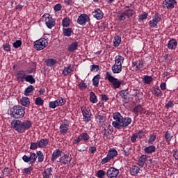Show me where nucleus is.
Segmentation results:
<instances>
[{
	"label": "nucleus",
	"instance_id": "f257e3e1",
	"mask_svg": "<svg viewBox=\"0 0 178 178\" xmlns=\"http://www.w3.org/2000/svg\"><path fill=\"white\" fill-rule=\"evenodd\" d=\"M31 121L26 120L22 122L19 120H13L11 122V126L15 131H17L19 134L25 133L26 130H29L32 126Z\"/></svg>",
	"mask_w": 178,
	"mask_h": 178
},
{
	"label": "nucleus",
	"instance_id": "f03ea898",
	"mask_svg": "<svg viewBox=\"0 0 178 178\" xmlns=\"http://www.w3.org/2000/svg\"><path fill=\"white\" fill-rule=\"evenodd\" d=\"M26 115V108L16 105L10 108V115L13 119H23Z\"/></svg>",
	"mask_w": 178,
	"mask_h": 178
},
{
	"label": "nucleus",
	"instance_id": "7ed1b4c3",
	"mask_svg": "<svg viewBox=\"0 0 178 178\" xmlns=\"http://www.w3.org/2000/svg\"><path fill=\"white\" fill-rule=\"evenodd\" d=\"M105 80H108L109 83H111V87L114 88V90L120 88V86H122V81H119V79L112 76V72H106Z\"/></svg>",
	"mask_w": 178,
	"mask_h": 178
},
{
	"label": "nucleus",
	"instance_id": "20e7f679",
	"mask_svg": "<svg viewBox=\"0 0 178 178\" xmlns=\"http://www.w3.org/2000/svg\"><path fill=\"white\" fill-rule=\"evenodd\" d=\"M91 138V136L87 132H83L79 134V136H77L74 141L72 142V144L74 145H79L81 142L83 143H88Z\"/></svg>",
	"mask_w": 178,
	"mask_h": 178
},
{
	"label": "nucleus",
	"instance_id": "39448f33",
	"mask_svg": "<svg viewBox=\"0 0 178 178\" xmlns=\"http://www.w3.org/2000/svg\"><path fill=\"white\" fill-rule=\"evenodd\" d=\"M113 119L114 120L112 122L113 127H115V129H117V130H120L123 115L119 112H115L113 114Z\"/></svg>",
	"mask_w": 178,
	"mask_h": 178
},
{
	"label": "nucleus",
	"instance_id": "423d86ee",
	"mask_svg": "<svg viewBox=\"0 0 178 178\" xmlns=\"http://www.w3.org/2000/svg\"><path fill=\"white\" fill-rule=\"evenodd\" d=\"M22 161H24L25 163H29V165H31V166H33V165L37 162V154L35 152H31L30 156L24 154L22 156Z\"/></svg>",
	"mask_w": 178,
	"mask_h": 178
},
{
	"label": "nucleus",
	"instance_id": "0eeeda50",
	"mask_svg": "<svg viewBox=\"0 0 178 178\" xmlns=\"http://www.w3.org/2000/svg\"><path fill=\"white\" fill-rule=\"evenodd\" d=\"M48 47V40L45 38H40L34 42V48L36 51H42Z\"/></svg>",
	"mask_w": 178,
	"mask_h": 178
},
{
	"label": "nucleus",
	"instance_id": "6e6552de",
	"mask_svg": "<svg viewBox=\"0 0 178 178\" xmlns=\"http://www.w3.org/2000/svg\"><path fill=\"white\" fill-rule=\"evenodd\" d=\"M162 20V15L156 13L152 17V19H151L149 22V26L151 27V29H155V27L158 26V23H159Z\"/></svg>",
	"mask_w": 178,
	"mask_h": 178
},
{
	"label": "nucleus",
	"instance_id": "1a4fd4ad",
	"mask_svg": "<svg viewBox=\"0 0 178 178\" xmlns=\"http://www.w3.org/2000/svg\"><path fill=\"white\" fill-rule=\"evenodd\" d=\"M57 162H59L61 165H68V163H70V162H72V154H64L59 158Z\"/></svg>",
	"mask_w": 178,
	"mask_h": 178
},
{
	"label": "nucleus",
	"instance_id": "9d476101",
	"mask_svg": "<svg viewBox=\"0 0 178 178\" xmlns=\"http://www.w3.org/2000/svg\"><path fill=\"white\" fill-rule=\"evenodd\" d=\"M177 3L176 0H164L163 1V9H168V10H172L175 9V5Z\"/></svg>",
	"mask_w": 178,
	"mask_h": 178
},
{
	"label": "nucleus",
	"instance_id": "9b49d317",
	"mask_svg": "<svg viewBox=\"0 0 178 178\" xmlns=\"http://www.w3.org/2000/svg\"><path fill=\"white\" fill-rule=\"evenodd\" d=\"M43 17H44V23L48 29H52V27H54L56 22L55 19L52 18L51 15H44Z\"/></svg>",
	"mask_w": 178,
	"mask_h": 178
},
{
	"label": "nucleus",
	"instance_id": "f8f14e48",
	"mask_svg": "<svg viewBox=\"0 0 178 178\" xmlns=\"http://www.w3.org/2000/svg\"><path fill=\"white\" fill-rule=\"evenodd\" d=\"M95 120L97 122V124L99 127H102V126H105V124H106V116L104 115H101L99 113L96 114Z\"/></svg>",
	"mask_w": 178,
	"mask_h": 178
},
{
	"label": "nucleus",
	"instance_id": "ddd939ff",
	"mask_svg": "<svg viewBox=\"0 0 178 178\" xmlns=\"http://www.w3.org/2000/svg\"><path fill=\"white\" fill-rule=\"evenodd\" d=\"M88 22H90V17L87 14H81L78 17L77 23L80 26H86Z\"/></svg>",
	"mask_w": 178,
	"mask_h": 178
},
{
	"label": "nucleus",
	"instance_id": "4468645a",
	"mask_svg": "<svg viewBox=\"0 0 178 178\" xmlns=\"http://www.w3.org/2000/svg\"><path fill=\"white\" fill-rule=\"evenodd\" d=\"M82 115L83 116V121L88 123L91 120V116L92 114L90 113V110L87 109L86 107L81 108Z\"/></svg>",
	"mask_w": 178,
	"mask_h": 178
},
{
	"label": "nucleus",
	"instance_id": "2eb2a0df",
	"mask_svg": "<svg viewBox=\"0 0 178 178\" xmlns=\"http://www.w3.org/2000/svg\"><path fill=\"white\" fill-rule=\"evenodd\" d=\"M106 175L108 178H116L119 175V170L111 167L107 170Z\"/></svg>",
	"mask_w": 178,
	"mask_h": 178
},
{
	"label": "nucleus",
	"instance_id": "dca6fc26",
	"mask_svg": "<svg viewBox=\"0 0 178 178\" xmlns=\"http://www.w3.org/2000/svg\"><path fill=\"white\" fill-rule=\"evenodd\" d=\"M66 123L63 122L60 124L59 127L60 133L63 134V136H65L67 131H69V124H70V122L69 121L65 120Z\"/></svg>",
	"mask_w": 178,
	"mask_h": 178
},
{
	"label": "nucleus",
	"instance_id": "f3484780",
	"mask_svg": "<svg viewBox=\"0 0 178 178\" xmlns=\"http://www.w3.org/2000/svg\"><path fill=\"white\" fill-rule=\"evenodd\" d=\"M62 150H60V149H56V150H54L51 157V162L54 163L55 161L58 159V158H60V156H62Z\"/></svg>",
	"mask_w": 178,
	"mask_h": 178
},
{
	"label": "nucleus",
	"instance_id": "a211bd4d",
	"mask_svg": "<svg viewBox=\"0 0 178 178\" xmlns=\"http://www.w3.org/2000/svg\"><path fill=\"white\" fill-rule=\"evenodd\" d=\"M132 121L133 120H131V118L130 117H124V118L122 117L120 130H122V129H126V127H127V126H129V124H131Z\"/></svg>",
	"mask_w": 178,
	"mask_h": 178
},
{
	"label": "nucleus",
	"instance_id": "6ab92c4d",
	"mask_svg": "<svg viewBox=\"0 0 178 178\" xmlns=\"http://www.w3.org/2000/svg\"><path fill=\"white\" fill-rule=\"evenodd\" d=\"M152 92L156 98H159L163 96V93L162 92V90H161V89L159 88V86H156L152 88Z\"/></svg>",
	"mask_w": 178,
	"mask_h": 178
},
{
	"label": "nucleus",
	"instance_id": "aec40b11",
	"mask_svg": "<svg viewBox=\"0 0 178 178\" xmlns=\"http://www.w3.org/2000/svg\"><path fill=\"white\" fill-rule=\"evenodd\" d=\"M38 148H47L49 145V138H44L38 141Z\"/></svg>",
	"mask_w": 178,
	"mask_h": 178
},
{
	"label": "nucleus",
	"instance_id": "412c9836",
	"mask_svg": "<svg viewBox=\"0 0 178 178\" xmlns=\"http://www.w3.org/2000/svg\"><path fill=\"white\" fill-rule=\"evenodd\" d=\"M92 16L97 19V20H101L104 17V13L101 9L97 8L92 13Z\"/></svg>",
	"mask_w": 178,
	"mask_h": 178
},
{
	"label": "nucleus",
	"instance_id": "4be33fe9",
	"mask_svg": "<svg viewBox=\"0 0 178 178\" xmlns=\"http://www.w3.org/2000/svg\"><path fill=\"white\" fill-rule=\"evenodd\" d=\"M26 71L19 70L17 72V81H21V83H24V80L26 79Z\"/></svg>",
	"mask_w": 178,
	"mask_h": 178
},
{
	"label": "nucleus",
	"instance_id": "5701e85b",
	"mask_svg": "<svg viewBox=\"0 0 178 178\" xmlns=\"http://www.w3.org/2000/svg\"><path fill=\"white\" fill-rule=\"evenodd\" d=\"M52 172H54V168L52 167L45 168L42 172L43 178H51L52 177Z\"/></svg>",
	"mask_w": 178,
	"mask_h": 178
},
{
	"label": "nucleus",
	"instance_id": "b1692460",
	"mask_svg": "<svg viewBox=\"0 0 178 178\" xmlns=\"http://www.w3.org/2000/svg\"><path fill=\"white\" fill-rule=\"evenodd\" d=\"M168 49H176L177 48V40L175 38H172L168 41L167 44Z\"/></svg>",
	"mask_w": 178,
	"mask_h": 178
},
{
	"label": "nucleus",
	"instance_id": "393cba45",
	"mask_svg": "<svg viewBox=\"0 0 178 178\" xmlns=\"http://www.w3.org/2000/svg\"><path fill=\"white\" fill-rule=\"evenodd\" d=\"M147 159H148V156H147V155L142 154L138 160V166H140V168H144V165L145 164V161H147Z\"/></svg>",
	"mask_w": 178,
	"mask_h": 178
},
{
	"label": "nucleus",
	"instance_id": "a878e982",
	"mask_svg": "<svg viewBox=\"0 0 178 178\" xmlns=\"http://www.w3.org/2000/svg\"><path fill=\"white\" fill-rule=\"evenodd\" d=\"M122 66L119 64H114L111 70L114 74H119V73H122Z\"/></svg>",
	"mask_w": 178,
	"mask_h": 178
},
{
	"label": "nucleus",
	"instance_id": "bb28decb",
	"mask_svg": "<svg viewBox=\"0 0 178 178\" xmlns=\"http://www.w3.org/2000/svg\"><path fill=\"white\" fill-rule=\"evenodd\" d=\"M143 151L145 154H154V152H156V147L154 145H149L145 147Z\"/></svg>",
	"mask_w": 178,
	"mask_h": 178
},
{
	"label": "nucleus",
	"instance_id": "cd10ccee",
	"mask_svg": "<svg viewBox=\"0 0 178 178\" xmlns=\"http://www.w3.org/2000/svg\"><path fill=\"white\" fill-rule=\"evenodd\" d=\"M79 48V42H74L71 43L68 47H67V51L69 52H74V51L77 50Z\"/></svg>",
	"mask_w": 178,
	"mask_h": 178
},
{
	"label": "nucleus",
	"instance_id": "c85d7f7f",
	"mask_svg": "<svg viewBox=\"0 0 178 178\" xmlns=\"http://www.w3.org/2000/svg\"><path fill=\"white\" fill-rule=\"evenodd\" d=\"M73 70V65H69L67 67H64L62 74H63V76H68V74H70Z\"/></svg>",
	"mask_w": 178,
	"mask_h": 178
},
{
	"label": "nucleus",
	"instance_id": "c756f323",
	"mask_svg": "<svg viewBox=\"0 0 178 178\" xmlns=\"http://www.w3.org/2000/svg\"><path fill=\"white\" fill-rule=\"evenodd\" d=\"M57 62L58 61L55 58H47L44 60V63H46V65H47L49 67H52V66H55Z\"/></svg>",
	"mask_w": 178,
	"mask_h": 178
},
{
	"label": "nucleus",
	"instance_id": "7c9ffc66",
	"mask_svg": "<svg viewBox=\"0 0 178 178\" xmlns=\"http://www.w3.org/2000/svg\"><path fill=\"white\" fill-rule=\"evenodd\" d=\"M20 104L22 106L28 108V106H30V99L29 97H23L20 99Z\"/></svg>",
	"mask_w": 178,
	"mask_h": 178
},
{
	"label": "nucleus",
	"instance_id": "2f4dec72",
	"mask_svg": "<svg viewBox=\"0 0 178 178\" xmlns=\"http://www.w3.org/2000/svg\"><path fill=\"white\" fill-rule=\"evenodd\" d=\"M112 136V129H111V128H104V135L103 137L104 138H109V140H111L112 138V137H111Z\"/></svg>",
	"mask_w": 178,
	"mask_h": 178
},
{
	"label": "nucleus",
	"instance_id": "473e14b6",
	"mask_svg": "<svg viewBox=\"0 0 178 178\" xmlns=\"http://www.w3.org/2000/svg\"><path fill=\"white\" fill-rule=\"evenodd\" d=\"M129 170H130L131 176H136V175H138L140 172V168L137 165H132L130 168Z\"/></svg>",
	"mask_w": 178,
	"mask_h": 178
},
{
	"label": "nucleus",
	"instance_id": "72a5a7b5",
	"mask_svg": "<svg viewBox=\"0 0 178 178\" xmlns=\"http://www.w3.org/2000/svg\"><path fill=\"white\" fill-rule=\"evenodd\" d=\"M115 65H122L123 63H124V57L120 56V55H118V56H116L115 57Z\"/></svg>",
	"mask_w": 178,
	"mask_h": 178
},
{
	"label": "nucleus",
	"instance_id": "f704fd0d",
	"mask_svg": "<svg viewBox=\"0 0 178 178\" xmlns=\"http://www.w3.org/2000/svg\"><path fill=\"white\" fill-rule=\"evenodd\" d=\"M110 159H113L115 156H118V150L115 148H111L107 154Z\"/></svg>",
	"mask_w": 178,
	"mask_h": 178
},
{
	"label": "nucleus",
	"instance_id": "c9c22d12",
	"mask_svg": "<svg viewBox=\"0 0 178 178\" xmlns=\"http://www.w3.org/2000/svg\"><path fill=\"white\" fill-rule=\"evenodd\" d=\"M120 96L122 99H127V97H129V95L130 94V92H129V89L122 90L119 92Z\"/></svg>",
	"mask_w": 178,
	"mask_h": 178
},
{
	"label": "nucleus",
	"instance_id": "e433bc0d",
	"mask_svg": "<svg viewBox=\"0 0 178 178\" xmlns=\"http://www.w3.org/2000/svg\"><path fill=\"white\" fill-rule=\"evenodd\" d=\"M99 80H101L100 74H97L96 76H95L92 79V86H94V87H98L99 86Z\"/></svg>",
	"mask_w": 178,
	"mask_h": 178
},
{
	"label": "nucleus",
	"instance_id": "4c0bfd02",
	"mask_svg": "<svg viewBox=\"0 0 178 178\" xmlns=\"http://www.w3.org/2000/svg\"><path fill=\"white\" fill-rule=\"evenodd\" d=\"M63 34L65 37H70L73 33V29L72 28H66L63 29Z\"/></svg>",
	"mask_w": 178,
	"mask_h": 178
},
{
	"label": "nucleus",
	"instance_id": "58836bf2",
	"mask_svg": "<svg viewBox=\"0 0 178 178\" xmlns=\"http://www.w3.org/2000/svg\"><path fill=\"white\" fill-rule=\"evenodd\" d=\"M37 159H38V162H39V163L44 162V153H42V152H41V150L36 152V160Z\"/></svg>",
	"mask_w": 178,
	"mask_h": 178
},
{
	"label": "nucleus",
	"instance_id": "ea45409f",
	"mask_svg": "<svg viewBox=\"0 0 178 178\" xmlns=\"http://www.w3.org/2000/svg\"><path fill=\"white\" fill-rule=\"evenodd\" d=\"M143 81L145 84H151L154 81V78L151 76L145 75L143 78Z\"/></svg>",
	"mask_w": 178,
	"mask_h": 178
},
{
	"label": "nucleus",
	"instance_id": "a19ab883",
	"mask_svg": "<svg viewBox=\"0 0 178 178\" xmlns=\"http://www.w3.org/2000/svg\"><path fill=\"white\" fill-rule=\"evenodd\" d=\"M131 149H133L131 146L124 147H123L122 154L125 156H129V155H130V154H131Z\"/></svg>",
	"mask_w": 178,
	"mask_h": 178
},
{
	"label": "nucleus",
	"instance_id": "79ce46f5",
	"mask_svg": "<svg viewBox=\"0 0 178 178\" xmlns=\"http://www.w3.org/2000/svg\"><path fill=\"white\" fill-rule=\"evenodd\" d=\"M24 80L30 84H34V83H35V79H34L33 75H26Z\"/></svg>",
	"mask_w": 178,
	"mask_h": 178
},
{
	"label": "nucleus",
	"instance_id": "37998d69",
	"mask_svg": "<svg viewBox=\"0 0 178 178\" xmlns=\"http://www.w3.org/2000/svg\"><path fill=\"white\" fill-rule=\"evenodd\" d=\"M90 101L92 104H97L98 102V99H97V95H95L94 92H90Z\"/></svg>",
	"mask_w": 178,
	"mask_h": 178
},
{
	"label": "nucleus",
	"instance_id": "c03bdc74",
	"mask_svg": "<svg viewBox=\"0 0 178 178\" xmlns=\"http://www.w3.org/2000/svg\"><path fill=\"white\" fill-rule=\"evenodd\" d=\"M35 88L33 85L29 86L24 90V95H26V97H29V95H30V92H33Z\"/></svg>",
	"mask_w": 178,
	"mask_h": 178
},
{
	"label": "nucleus",
	"instance_id": "a18cd8bd",
	"mask_svg": "<svg viewBox=\"0 0 178 178\" xmlns=\"http://www.w3.org/2000/svg\"><path fill=\"white\" fill-rule=\"evenodd\" d=\"M120 42H122V37L119 35L115 36L114 38L113 45L118 47L120 45Z\"/></svg>",
	"mask_w": 178,
	"mask_h": 178
},
{
	"label": "nucleus",
	"instance_id": "49530a36",
	"mask_svg": "<svg viewBox=\"0 0 178 178\" xmlns=\"http://www.w3.org/2000/svg\"><path fill=\"white\" fill-rule=\"evenodd\" d=\"M166 143L169 145L170 144V141H172V138H173V136L169 133V131H167L165 134L164 136Z\"/></svg>",
	"mask_w": 178,
	"mask_h": 178
},
{
	"label": "nucleus",
	"instance_id": "de8ad7c7",
	"mask_svg": "<svg viewBox=\"0 0 178 178\" xmlns=\"http://www.w3.org/2000/svg\"><path fill=\"white\" fill-rule=\"evenodd\" d=\"M62 26L63 27H69L70 26V18L65 17L62 20Z\"/></svg>",
	"mask_w": 178,
	"mask_h": 178
},
{
	"label": "nucleus",
	"instance_id": "09e8293b",
	"mask_svg": "<svg viewBox=\"0 0 178 178\" xmlns=\"http://www.w3.org/2000/svg\"><path fill=\"white\" fill-rule=\"evenodd\" d=\"M141 104H138L136 106H135L132 112H134V113H135L136 116H138V113L141 112Z\"/></svg>",
	"mask_w": 178,
	"mask_h": 178
},
{
	"label": "nucleus",
	"instance_id": "8fccbe9b",
	"mask_svg": "<svg viewBox=\"0 0 178 178\" xmlns=\"http://www.w3.org/2000/svg\"><path fill=\"white\" fill-rule=\"evenodd\" d=\"M156 140V133H153L150 135L149 140H148V144H154V142Z\"/></svg>",
	"mask_w": 178,
	"mask_h": 178
},
{
	"label": "nucleus",
	"instance_id": "3c124183",
	"mask_svg": "<svg viewBox=\"0 0 178 178\" xmlns=\"http://www.w3.org/2000/svg\"><path fill=\"white\" fill-rule=\"evenodd\" d=\"M58 106H63L65 104H66V100L62 97H59L57 100H56Z\"/></svg>",
	"mask_w": 178,
	"mask_h": 178
},
{
	"label": "nucleus",
	"instance_id": "603ef678",
	"mask_svg": "<svg viewBox=\"0 0 178 178\" xmlns=\"http://www.w3.org/2000/svg\"><path fill=\"white\" fill-rule=\"evenodd\" d=\"M35 104L38 106H42L44 105V100L41 97H37L35 100Z\"/></svg>",
	"mask_w": 178,
	"mask_h": 178
},
{
	"label": "nucleus",
	"instance_id": "864d4df0",
	"mask_svg": "<svg viewBox=\"0 0 178 178\" xmlns=\"http://www.w3.org/2000/svg\"><path fill=\"white\" fill-rule=\"evenodd\" d=\"M124 15L127 16V17H131L133 15H134V10L131 9H128L124 11Z\"/></svg>",
	"mask_w": 178,
	"mask_h": 178
},
{
	"label": "nucleus",
	"instance_id": "5fc2aeb1",
	"mask_svg": "<svg viewBox=\"0 0 178 178\" xmlns=\"http://www.w3.org/2000/svg\"><path fill=\"white\" fill-rule=\"evenodd\" d=\"M105 175H106V172H105V171L99 170L97 171L96 176L98 178H104L105 177Z\"/></svg>",
	"mask_w": 178,
	"mask_h": 178
},
{
	"label": "nucleus",
	"instance_id": "6e6d98bb",
	"mask_svg": "<svg viewBox=\"0 0 178 178\" xmlns=\"http://www.w3.org/2000/svg\"><path fill=\"white\" fill-rule=\"evenodd\" d=\"M38 148V141L37 143L31 142L29 147L32 151H35Z\"/></svg>",
	"mask_w": 178,
	"mask_h": 178
},
{
	"label": "nucleus",
	"instance_id": "4d7b16f0",
	"mask_svg": "<svg viewBox=\"0 0 178 178\" xmlns=\"http://www.w3.org/2000/svg\"><path fill=\"white\" fill-rule=\"evenodd\" d=\"M138 17H139V20H141L142 22L143 20H147V19H148V14L146 12H145L139 15Z\"/></svg>",
	"mask_w": 178,
	"mask_h": 178
},
{
	"label": "nucleus",
	"instance_id": "13d9d810",
	"mask_svg": "<svg viewBox=\"0 0 178 178\" xmlns=\"http://www.w3.org/2000/svg\"><path fill=\"white\" fill-rule=\"evenodd\" d=\"M136 134L138 138H140V140H141V138H143V137H145L146 133H145V131L140 130Z\"/></svg>",
	"mask_w": 178,
	"mask_h": 178
},
{
	"label": "nucleus",
	"instance_id": "bf43d9fd",
	"mask_svg": "<svg viewBox=\"0 0 178 178\" xmlns=\"http://www.w3.org/2000/svg\"><path fill=\"white\" fill-rule=\"evenodd\" d=\"M33 166L30 165L28 168L24 169V175H31V172H33Z\"/></svg>",
	"mask_w": 178,
	"mask_h": 178
},
{
	"label": "nucleus",
	"instance_id": "052dcab7",
	"mask_svg": "<svg viewBox=\"0 0 178 178\" xmlns=\"http://www.w3.org/2000/svg\"><path fill=\"white\" fill-rule=\"evenodd\" d=\"M112 159L107 154L106 156L102 160L101 163L102 165H105V163H108V162H109Z\"/></svg>",
	"mask_w": 178,
	"mask_h": 178
},
{
	"label": "nucleus",
	"instance_id": "680f3d73",
	"mask_svg": "<svg viewBox=\"0 0 178 178\" xmlns=\"http://www.w3.org/2000/svg\"><path fill=\"white\" fill-rule=\"evenodd\" d=\"M49 108H51V109H55V108H58V106L56 103V100L49 102Z\"/></svg>",
	"mask_w": 178,
	"mask_h": 178
},
{
	"label": "nucleus",
	"instance_id": "e2e57ef3",
	"mask_svg": "<svg viewBox=\"0 0 178 178\" xmlns=\"http://www.w3.org/2000/svg\"><path fill=\"white\" fill-rule=\"evenodd\" d=\"M144 67V61L143 60H139L138 64L136 67V70H140V69H143Z\"/></svg>",
	"mask_w": 178,
	"mask_h": 178
},
{
	"label": "nucleus",
	"instance_id": "0e129e2a",
	"mask_svg": "<svg viewBox=\"0 0 178 178\" xmlns=\"http://www.w3.org/2000/svg\"><path fill=\"white\" fill-rule=\"evenodd\" d=\"M13 47L15 49L20 48V47H22V40H16L13 43Z\"/></svg>",
	"mask_w": 178,
	"mask_h": 178
},
{
	"label": "nucleus",
	"instance_id": "69168bd1",
	"mask_svg": "<svg viewBox=\"0 0 178 178\" xmlns=\"http://www.w3.org/2000/svg\"><path fill=\"white\" fill-rule=\"evenodd\" d=\"M78 87L81 91H83V90H86V88H87V83L81 82L79 83Z\"/></svg>",
	"mask_w": 178,
	"mask_h": 178
},
{
	"label": "nucleus",
	"instance_id": "338daca9",
	"mask_svg": "<svg viewBox=\"0 0 178 178\" xmlns=\"http://www.w3.org/2000/svg\"><path fill=\"white\" fill-rule=\"evenodd\" d=\"M99 70V65H92L90 66V71L91 72H98Z\"/></svg>",
	"mask_w": 178,
	"mask_h": 178
},
{
	"label": "nucleus",
	"instance_id": "774afa93",
	"mask_svg": "<svg viewBox=\"0 0 178 178\" xmlns=\"http://www.w3.org/2000/svg\"><path fill=\"white\" fill-rule=\"evenodd\" d=\"M3 48L6 52H10V45L8 43H6L3 45Z\"/></svg>",
	"mask_w": 178,
	"mask_h": 178
}]
</instances>
